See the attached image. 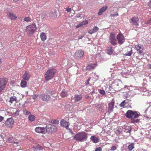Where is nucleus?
Returning <instances> with one entry per match:
<instances>
[{
    "instance_id": "9b49d317",
    "label": "nucleus",
    "mask_w": 151,
    "mask_h": 151,
    "mask_svg": "<svg viewBox=\"0 0 151 151\" xmlns=\"http://www.w3.org/2000/svg\"><path fill=\"white\" fill-rule=\"evenodd\" d=\"M35 131L36 132L38 133L45 134L46 133L45 128L44 127H37L35 129Z\"/></svg>"
},
{
    "instance_id": "4468645a",
    "label": "nucleus",
    "mask_w": 151,
    "mask_h": 151,
    "mask_svg": "<svg viewBox=\"0 0 151 151\" xmlns=\"http://www.w3.org/2000/svg\"><path fill=\"white\" fill-rule=\"evenodd\" d=\"M84 52L82 50H77L75 53L74 57L77 59L81 58L84 55Z\"/></svg>"
},
{
    "instance_id": "e2e57ef3",
    "label": "nucleus",
    "mask_w": 151,
    "mask_h": 151,
    "mask_svg": "<svg viewBox=\"0 0 151 151\" xmlns=\"http://www.w3.org/2000/svg\"><path fill=\"white\" fill-rule=\"evenodd\" d=\"M88 60H89V61H90L89 58Z\"/></svg>"
},
{
    "instance_id": "412c9836",
    "label": "nucleus",
    "mask_w": 151,
    "mask_h": 151,
    "mask_svg": "<svg viewBox=\"0 0 151 151\" xmlns=\"http://www.w3.org/2000/svg\"><path fill=\"white\" fill-rule=\"evenodd\" d=\"M8 141L10 143H14V144H15V146H19L20 145L19 143V142H14V138L12 137H11L8 138Z\"/></svg>"
},
{
    "instance_id": "bb28decb",
    "label": "nucleus",
    "mask_w": 151,
    "mask_h": 151,
    "mask_svg": "<svg viewBox=\"0 0 151 151\" xmlns=\"http://www.w3.org/2000/svg\"><path fill=\"white\" fill-rule=\"evenodd\" d=\"M28 118L29 120L31 122H33L35 120V117L33 115L30 114L29 115Z\"/></svg>"
},
{
    "instance_id": "603ef678",
    "label": "nucleus",
    "mask_w": 151,
    "mask_h": 151,
    "mask_svg": "<svg viewBox=\"0 0 151 151\" xmlns=\"http://www.w3.org/2000/svg\"><path fill=\"white\" fill-rule=\"evenodd\" d=\"M148 5L150 6H151V0H150L148 3Z\"/></svg>"
},
{
    "instance_id": "c03bdc74",
    "label": "nucleus",
    "mask_w": 151,
    "mask_h": 151,
    "mask_svg": "<svg viewBox=\"0 0 151 151\" xmlns=\"http://www.w3.org/2000/svg\"><path fill=\"white\" fill-rule=\"evenodd\" d=\"M88 33L90 34H92L93 33H94V31H93V29L92 30H89L88 31Z\"/></svg>"
},
{
    "instance_id": "6e6d98bb",
    "label": "nucleus",
    "mask_w": 151,
    "mask_h": 151,
    "mask_svg": "<svg viewBox=\"0 0 151 151\" xmlns=\"http://www.w3.org/2000/svg\"><path fill=\"white\" fill-rule=\"evenodd\" d=\"M14 1H19V0H13Z\"/></svg>"
},
{
    "instance_id": "a878e982",
    "label": "nucleus",
    "mask_w": 151,
    "mask_h": 151,
    "mask_svg": "<svg viewBox=\"0 0 151 151\" xmlns=\"http://www.w3.org/2000/svg\"><path fill=\"white\" fill-rule=\"evenodd\" d=\"M26 81L24 80H22L20 83L21 86L22 88H25L26 87L27 85V82Z\"/></svg>"
},
{
    "instance_id": "1a4fd4ad",
    "label": "nucleus",
    "mask_w": 151,
    "mask_h": 151,
    "mask_svg": "<svg viewBox=\"0 0 151 151\" xmlns=\"http://www.w3.org/2000/svg\"><path fill=\"white\" fill-rule=\"evenodd\" d=\"M14 124V120L12 118L8 119L5 122V124L9 127L12 128L13 127Z\"/></svg>"
},
{
    "instance_id": "13d9d810",
    "label": "nucleus",
    "mask_w": 151,
    "mask_h": 151,
    "mask_svg": "<svg viewBox=\"0 0 151 151\" xmlns=\"http://www.w3.org/2000/svg\"><path fill=\"white\" fill-rule=\"evenodd\" d=\"M88 66H92V65H91V64H90V65H88Z\"/></svg>"
},
{
    "instance_id": "f8f14e48",
    "label": "nucleus",
    "mask_w": 151,
    "mask_h": 151,
    "mask_svg": "<svg viewBox=\"0 0 151 151\" xmlns=\"http://www.w3.org/2000/svg\"><path fill=\"white\" fill-rule=\"evenodd\" d=\"M130 20L132 23V25H134L136 27H139V19L138 17H133Z\"/></svg>"
},
{
    "instance_id": "69168bd1",
    "label": "nucleus",
    "mask_w": 151,
    "mask_h": 151,
    "mask_svg": "<svg viewBox=\"0 0 151 151\" xmlns=\"http://www.w3.org/2000/svg\"><path fill=\"white\" fill-rule=\"evenodd\" d=\"M150 66H151V65H150Z\"/></svg>"
},
{
    "instance_id": "f3484780",
    "label": "nucleus",
    "mask_w": 151,
    "mask_h": 151,
    "mask_svg": "<svg viewBox=\"0 0 151 151\" xmlns=\"http://www.w3.org/2000/svg\"><path fill=\"white\" fill-rule=\"evenodd\" d=\"M30 75L28 72L25 71L22 76V78L24 80L28 81L30 78Z\"/></svg>"
},
{
    "instance_id": "de8ad7c7",
    "label": "nucleus",
    "mask_w": 151,
    "mask_h": 151,
    "mask_svg": "<svg viewBox=\"0 0 151 151\" xmlns=\"http://www.w3.org/2000/svg\"><path fill=\"white\" fill-rule=\"evenodd\" d=\"M4 119V117L0 116V122H1Z\"/></svg>"
},
{
    "instance_id": "052dcab7",
    "label": "nucleus",
    "mask_w": 151,
    "mask_h": 151,
    "mask_svg": "<svg viewBox=\"0 0 151 151\" xmlns=\"http://www.w3.org/2000/svg\"><path fill=\"white\" fill-rule=\"evenodd\" d=\"M97 65L96 64H95V66H96Z\"/></svg>"
},
{
    "instance_id": "e433bc0d",
    "label": "nucleus",
    "mask_w": 151,
    "mask_h": 151,
    "mask_svg": "<svg viewBox=\"0 0 151 151\" xmlns=\"http://www.w3.org/2000/svg\"><path fill=\"white\" fill-rule=\"evenodd\" d=\"M145 23L146 24L151 25V18L146 22H145Z\"/></svg>"
},
{
    "instance_id": "f257e3e1",
    "label": "nucleus",
    "mask_w": 151,
    "mask_h": 151,
    "mask_svg": "<svg viewBox=\"0 0 151 151\" xmlns=\"http://www.w3.org/2000/svg\"><path fill=\"white\" fill-rule=\"evenodd\" d=\"M125 116L127 118L131 119L132 123L134 124L139 122V119L135 120V119L138 118L140 116V114L138 111L129 110L125 113Z\"/></svg>"
},
{
    "instance_id": "4be33fe9",
    "label": "nucleus",
    "mask_w": 151,
    "mask_h": 151,
    "mask_svg": "<svg viewBox=\"0 0 151 151\" xmlns=\"http://www.w3.org/2000/svg\"><path fill=\"white\" fill-rule=\"evenodd\" d=\"M60 94L61 97H66L68 95L67 91L64 89L61 92Z\"/></svg>"
},
{
    "instance_id": "49530a36",
    "label": "nucleus",
    "mask_w": 151,
    "mask_h": 151,
    "mask_svg": "<svg viewBox=\"0 0 151 151\" xmlns=\"http://www.w3.org/2000/svg\"><path fill=\"white\" fill-rule=\"evenodd\" d=\"M91 78H90L88 79L87 80V81L86 82V84H89V82L90 81Z\"/></svg>"
},
{
    "instance_id": "3c124183",
    "label": "nucleus",
    "mask_w": 151,
    "mask_h": 151,
    "mask_svg": "<svg viewBox=\"0 0 151 151\" xmlns=\"http://www.w3.org/2000/svg\"><path fill=\"white\" fill-rule=\"evenodd\" d=\"M84 36L83 35H80L78 37V39L80 40L82 39Z\"/></svg>"
},
{
    "instance_id": "c85d7f7f",
    "label": "nucleus",
    "mask_w": 151,
    "mask_h": 151,
    "mask_svg": "<svg viewBox=\"0 0 151 151\" xmlns=\"http://www.w3.org/2000/svg\"><path fill=\"white\" fill-rule=\"evenodd\" d=\"M40 37L41 40L43 41H45L47 38L46 36L45 33L42 32L40 35Z\"/></svg>"
},
{
    "instance_id": "c9c22d12",
    "label": "nucleus",
    "mask_w": 151,
    "mask_h": 151,
    "mask_svg": "<svg viewBox=\"0 0 151 151\" xmlns=\"http://www.w3.org/2000/svg\"><path fill=\"white\" fill-rule=\"evenodd\" d=\"M24 20L26 22H29L30 21V19L29 17H27L24 19Z\"/></svg>"
},
{
    "instance_id": "2eb2a0df",
    "label": "nucleus",
    "mask_w": 151,
    "mask_h": 151,
    "mask_svg": "<svg viewBox=\"0 0 151 151\" xmlns=\"http://www.w3.org/2000/svg\"><path fill=\"white\" fill-rule=\"evenodd\" d=\"M117 39L118 43L120 44H122L124 41V39L123 36L121 34L119 33L117 36Z\"/></svg>"
},
{
    "instance_id": "5701e85b",
    "label": "nucleus",
    "mask_w": 151,
    "mask_h": 151,
    "mask_svg": "<svg viewBox=\"0 0 151 151\" xmlns=\"http://www.w3.org/2000/svg\"><path fill=\"white\" fill-rule=\"evenodd\" d=\"M91 140L94 143H97L99 142V139L98 138L95 136H92L91 137Z\"/></svg>"
},
{
    "instance_id": "864d4df0",
    "label": "nucleus",
    "mask_w": 151,
    "mask_h": 151,
    "mask_svg": "<svg viewBox=\"0 0 151 151\" xmlns=\"http://www.w3.org/2000/svg\"><path fill=\"white\" fill-rule=\"evenodd\" d=\"M81 14H78L76 16V17L77 18H80V17H81Z\"/></svg>"
},
{
    "instance_id": "c756f323",
    "label": "nucleus",
    "mask_w": 151,
    "mask_h": 151,
    "mask_svg": "<svg viewBox=\"0 0 151 151\" xmlns=\"http://www.w3.org/2000/svg\"><path fill=\"white\" fill-rule=\"evenodd\" d=\"M16 100L17 98L16 97L14 96L10 98L9 102L11 104H12L13 102L15 101Z\"/></svg>"
},
{
    "instance_id": "4d7b16f0",
    "label": "nucleus",
    "mask_w": 151,
    "mask_h": 151,
    "mask_svg": "<svg viewBox=\"0 0 151 151\" xmlns=\"http://www.w3.org/2000/svg\"><path fill=\"white\" fill-rule=\"evenodd\" d=\"M26 93L27 94L28 93V91H26Z\"/></svg>"
},
{
    "instance_id": "8fccbe9b",
    "label": "nucleus",
    "mask_w": 151,
    "mask_h": 151,
    "mask_svg": "<svg viewBox=\"0 0 151 151\" xmlns=\"http://www.w3.org/2000/svg\"><path fill=\"white\" fill-rule=\"evenodd\" d=\"M96 57H98L99 58L101 57V55L100 53H98L96 55Z\"/></svg>"
},
{
    "instance_id": "338daca9",
    "label": "nucleus",
    "mask_w": 151,
    "mask_h": 151,
    "mask_svg": "<svg viewBox=\"0 0 151 151\" xmlns=\"http://www.w3.org/2000/svg\"><path fill=\"white\" fill-rule=\"evenodd\" d=\"M84 151H86V150H84Z\"/></svg>"
},
{
    "instance_id": "423d86ee",
    "label": "nucleus",
    "mask_w": 151,
    "mask_h": 151,
    "mask_svg": "<svg viewBox=\"0 0 151 151\" xmlns=\"http://www.w3.org/2000/svg\"><path fill=\"white\" fill-rule=\"evenodd\" d=\"M7 82V79L6 78L0 79V93L4 89Z\"/></svg>"
},
{
    "instance_id": "79ce46f5",
    "label": "nucleus",
    "mask_w": 151,
    "mask_h": 151,
    "mask_svg": "<svg viewBox=\"0 0 151 151\" xmlns=\"http://www.w3.org/2000/svg\"><path fill=\"white\" fill-rule=\"evenodd\" d=\"M100 93L101 94L104 95L105 92L104 90H101L100 91Z\"/></svg>"
},
{
    "instance_id": "5fc2aeb1",
    "label": "nucleus",
    "mask_w": 151,
    "mask_h": 151,
    "mask_svg": "<svg viewBox=\"0 0 151 151\" xmlns=\"http://www.w3.org/2000/svg\"><path fill=\"white\" fill-rule=\"evenodd\" d=\"M53 14V15H55V12H54L53 13H52Z\"/></svg>"
},
{
    "instance_id": "cd10ccee",
    "label": "nucleus",
    "mask_w": 151,
    "mask_h": 151,
    "mask_svg": "<svg viewBox=\"0 0 151 151\" xmlns=\"http://www.w3.org/2000/svg\"><path fill=\"white\" fill-rule=\"evenodd\" d=\"M88 23V21L87 20H86L84 21H83L80 23L77 26V28H78L81 26H82L83 25H85V24H87Z\"/></svg>"
},
{
    "instance_id": "f704fd0d",
    "label": "nucleus",
    "mask_w": 151,
    "mask_h": 151,
    "mask_svg": "<svg viewBox=\"0 0 151 151\" xmlns=\"http://www.w3.org/2000/svg\"><path fill=\"white\" fill-rule=\"evenodd\" d=\"M125 103V100H124L120 104V106L121 107H123Z\"/></svg>"
},
{
    "instance_id": "6ab92c4d",
    "label": "nucleus",
    "mask_w": 151,
    "mask_h": 151,
    "mask_svg": "<svg viewBox=\"0 0 151 151\" xmlns=\"http://www.w3.org/2000/svg\"><path fill=\"white\" fill-rule=\"evenodd\" d=\"M82 98V95L81 94H76L75 95L74 99L75 101L78 102L80 101Z\"/></svg>"
},
{
    "instance_id": "0e129e2a",
    "label": "nucleus",
    "mask_w": 151,
    "mask_h": 151,
    "mask_svg": "<svg viewBox=\"0 0 151 151\" xmlns=\"http://www.w3.org/2000/svg\"><path fill=\"white\" fill-rule=\"evenodd\" d=\"M150 68H151V67H150Z\"/></svg>"
},
{
    "instance_id": "72a5a7b5",
    "label": "nucleus",
    "mask_w": 151,
    "mask_h": 151,
    "mask_svg": "<svg viewBox=\"0 0 151 151\" xmlns=\"http://www.w3.org/2000/svg\"><path fill=\"white\" fill-rule=\"evenodd\" d=\"M99 29L97 27L95 26L93 29V31H94L95 33L97 32L98 30Z\"/></svg>"
},
{
    "instance_id": "7c9ffc66",
    "label": "nucleus",
    "mask_w": 151,
    "mask_h": 151,
    "mask_svg": "<svg viewBox=\"0 0 151 151\" xmlns=\"http://www.w3.org/2000/svg\"><path fill=\"white\" fill-rule=\"evenodd\" d=\"M134 148V143H132L128 147V149L129 151H131Z\"/></svg>"
},
{
    "instance_id": "37998d69",
    "label": "nucleus",
    "mask_w": 151,
    "mask_h": 151,
    "mask_svg": "<svg viewBox=\"0 0 151 151\" xmlns=\"http://www.w3.org/2000/svg\"><path fill=\"white\" fill-rule=\"evenodd\" d=\"M119 14L117 13H116V14H111L110 16L111 17H114L116 16H118Z\"/></svg>"
},
{
    "instance_id": "f03ea898",
    "label": "nucleus",
    "mask_w": 151,
    "mask_h": 151,
    "mask_svg": "<svg viewBox=\"0 0 151 151\" xmlns=\"http://www.w3.org/2000/svg\"><path fill=\"white\" fill-rule=\"evenodd\" d=\"M88 134L84 132H78L74 137V140L78 142H83L86 141L88 138Z\"/></svg>"
},
{
    "instance_id": "58836bf2",
    "label": "nucleus",
    "mask_w": 151,
    "mask_h": 151,
    "mask_svg": "<svg viewBox=\"0 0 151 151\" xmlns=\"http://www.w3.org/2000/svg\"><path fill=\"white\" fill-rule=\"evenodd\" d=\"M23 112L26 115H28L30 113L26 109L24 110Z\"/></svg>"
},
{
    "instance_id": "a19ab883",
    "label": "nucleus",
    "mask_w": 151,
    "mask_h": 151,
    "mask_svg": "<svg viewBox=\"0 0 151 151\" xmlns=\"http://www.w3.org/2000/svg\"><path fill=\"white\" fill-rule=\"evenodd\" d=\"M19 110H16V112L14 113V114L15 116H18L19 114Z\"/></svg>"
},
{
    "instance_id": "a211bd4d",
    "label": "nucleus",
    "mask_w": 151,
    "mask_h": 151,
    "mask_svg": "<svg viewBox=\"0 0 151 151\" xmlns=\"http://www.w3.org/2000/svg\"><path fill=\"white\" fill-rule=\"evenodd\" d=\"M108 7L107 6H104L101 8L98 13L99 15H101L107 9Z\"/></svg>"
},
{
    "instance_id": "7ed1b4c3",
    "label": "nucleus",
    "mask_w": 151,
    "mask_h": 151,
    "mask_svg": "<svg viewBox=\"0 0 151 151\" xmlns=\"http://www.w3.org/2000/svg\"><path fill=\"white\" fill-rule=\"evenodd\" d=\"M37 29L35 24L33 23L32 24L27 26L25 29L26 32L29 36H32L35 33Z\"/></svg>"
},
{
    "instance_id": "a18cd8bd",
    "label": "nucleus",
    "mask_w": 151,
    "mask_h": 151,
    "mask_svg": "<svg viewBox=\"0 0 151 151\" xmlns=\"http://www.w3.org/2000/svg\"><path fill=\"white\" fill-rule=\"evenodd\" d=\"M101 148L100 147H99L96 149L95 151H101Z\"/></svg>"
},
{
    "instance_id": "4c0bfd02",
    "label": "nucleus",
    "mask_w": 151,
    "mask_h": 151,
    "mask_svg": "<svg viewBox=\"0 0 151 151\" xmlns=\"http://www.w3.org/2000/svg\"><path fill=\"white\" fill-rule=\"evenodd\" d=\"M116 149V147L115 146H112L111 148V150L114 151Z\"/></svg>"
},
{
    "instance_id": "aec40b11",
    "label": "nucleus",
    "mask_w": 151,
    "mask_h": 151,
    "mask_svg": "<svg viewBox=\"0 0 151 151\" xmlns=\"http://www.w3.org/2000/svg\"><path fill=\"white\" fill-rule=\"evenodd\" d=\"M7 16L11 20L15 19L17 18L13 13L11 12H8L7 13Z\"/></svg>"
},
{
    "instance_id": "dca6fc26",
    "label": "nucleus",
    "mask_w": 151,
    "mask_h": 151,
    "mask_svg": "<svg viewBox=\"0 0 151 151\" xmlns=\"http://www.w3.org/2000/svg\"><path fill=\"white\" fill-rule=\"evenodd\" d=\"M60 124L61 127H65L67 129H68L70 125L69 122H67L64 119H62L61 120Z\"/></svg>"
},
{
    "instance_id": "2f4dec72",
    "label": "nucleus",
    "mask_w": 151,
    "mask_h": 151,
    "mask_svg": "<svg viewBox=\"0 0 151 151\" xmlns=\"http://www.w3.org/2000/svg\"><path fill=\"white\" fill-rule=\"evenodd\" d=\"M51 123L53 124H58L59 123V121L57 119L52 120L51 121Z\"/></svg>"
},
{
    "instance_id": "6e6552de",
    "label": "nucleus",
    "mask_w": 151,
    "mask_h": 151,
    "mask_svg": "<svg viewBox=\"0 0 151 151\" xmlns=\"http://www.w3.org/2000/svg\"><path fill=\"white\" fill-rule=\"evenodd\" d=\"M40 97L42 101L46 102L49 101L51 98L50 95L44 93L41 94Z\"/></svg>"
},
{
    "instance_id": "ea45409f",
    "label": "nucleus",
    "mask_w": 151,
    "mask_h": 151,
    "mask_svg": "<svg viewBox=\"0 0 151 151\" xmlns=\"http://www.w3.org/2000/svg\"><path fill=\"white\" fill-rule=\"evenodd\" d=\"M38 94L34 95L32 96V99H36V98H37L38 97Z\"/></svg>"
},
{
    "instance_id": "b1692460",
    "label": "nucleus",
    "mask_w": 151,
    "mask_h": 151,
    "mask_svg": "<svg viewBox=\"0 0 151 151\" xmlns=\"http://www.w3.org/2000/svg\"><path fill=\"white\" fill-rule=\"evenodd\" d=\"M32 149L36 150H41L43 149V147L39 145H37L33 147Z\"/></svg>"
},
{
    "instance_id": "09e8293b",
    "label": "nucleus",
    "mask_w": 151,
    "mask_h": 151,
    "mask_svg": "<svg viewBox=\"0 0 151 151\" xmlns=\"http://www.w3.org/2000/svg\"><path fill=\"white\" fill-rule=\"evenodd\" d=\"M71 9L70 8H68L66 9V11L68 12H69L71 11Z\"/></svg>"
},
{
    "instance_id": "bf43d9fd",
    "label": "nucleus",
    "mask_w": 151,
    "mask_h": 151,
    "mask_svg": "<svg viewBox=\"0 0 151 151\" xmlns=\"http://www.w3.org/2000/svg\"><path fill=\"white\" fill-rule=\"evenodd\" d=\"M33 151H36V150H34L33 149Z\"/></svg>"
},
{
    "instance_id": "9d476101",
    "label": "nucleus",
    "mask_w": 151,
    "mask_h": 151,
    "mask_svg": "<svg viewBox=\"0 0 151 151\" xmlns=\"http://www.w3.org/2000/svg\"><path fill=\"white\" fill-rule=\"evenodd\" d=\"M115 102L112 101L109 103L108 104V112L109 114L111 113L113 111V109L114 108Z\"/></svg>"
},
{
    "instance_id": "20e7f679",
    "label": "nucleus",
    "mask_w": 151,
    "mask_h": 151,
    "mask_svg": "<svg viewBox=\"0 0 151 151\" xmlns=\"http://www.w3.org/2000/svg\"><path fill=\"white\" fill-rule=\"evenodd\" d=\"M56 70L55 69H50L47 70L46 73L45 78L46 80L49 81L54 77Z\"/></svg>"
},
{
    "instance_id": "ddd939ff",
    "label": "nucleus",
    "mask_w": 151,
    "mask_h": 151,
    "mask_svg": "<svg viewBox=\"0 0 151 151\" xmlns=\"http://www.w3.org/2000/svg\"><path fill=\"white\" fill-rule=\"evenodd\" d=\"M135 47L137 50V53L139 55H141L144 54L143 52V46H141L140 45H136L135 46Z\"/></svg>"
},
{
    "instance_id": "0eeeda50",
    "label": "nucleus",
    "mask_w": 151,
    "mask_h": 151,
    "mask_svg": "<svg viewBox=\"0 0 151 151\" xmlns=\"http://www.w3.org/2000/svg\"><path fill=\"white\" fill-rule=\"evenodd\" d=\"M109 42L111 45H116V40L115 38V35L113 33H111L109 38Z\"/></svg>"
},
{
    "instance_id": "680f3d73",
    "label": "nucleus",
    "mask_w": 151,
    "mask_h": 151,
    "mask_svg": "<svg viewBox=\"0 0 151 151\" xmlns=\"http://www.w3.org/2000/svg\"><path fill=\"white\" fill-rule=\"evenodd\" d=\"M91 60L90 59V61H91Z\"/></svg>"
},
{
    "instance_id": "39448f33",
    "label": "nucleus",
    "mask_w": 151,
    "mask_h": 151,
    "mask_svg": "<svg viewBox=\"0 0 151 151\" xmlns=\"http://www.w3.org/2000/svg\"><path fill=\"white\" fill-rule=\"evenodd\" d=\"M45 129L46 132L52 134L57 131L58 127L53 124H47L46 126Z\"/></svg>"
},
{
    "instance_id": "393cba45",
    "label": "nucleus",
    "mask_w": 151,
    "mask_h": 151,
    "mask_svg": "<svg viewBox=\"0 0 151 151\" xmlns=\"http://www.w3.org/2000/svg\"><path fill=\"white\" fill-rule=\"evenodd\" d=\"M107 53L109 55H111L112 54L113 52V49H112V47L110 46L109 47H108L107 48Z\"/></svg>"
},
{
    "instance_id": "473e14b6",
    "label": "nucleus",
    "mask_w": 151,
    "mask_h": 151,
    "mask_svg": "<svg viewBox=\"0 0 151 151\" xmlns=\"http://www.w3.org/2000/svg\"><path fill=\"white\" fill-rule=\"evenodd\" d=\"M132 50H131L130 51H129L128 53L125 54V55L126 56H131L132 54Z\"/></svg>"
}]
</instances>
